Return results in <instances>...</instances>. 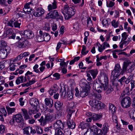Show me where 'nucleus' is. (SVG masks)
I'll return each instance as SVG.
<instances>
[{"instance_id": "052dcab7", "label": "nucleus", "mask_w": 135, "mask_h": 135, "mask_svg": "<svg viewBox=\"0 0 135 135\" xmlns=\"http://www.w3.org/2000/svg\"><path fill=\"white\" fill-rule=\"evenodd\" d=\"M53 76L56 78V79H59L60 78V74L58 73H56L53 75Z\"/></svg>"}, {"instance_id": "603ef678", "label": "nucleus", "mask_w": 135, "mask_h": 135, "mask_svg": "<svg viewBox=\"0 0 135 135\" xmlns=\"http://www.w3.org/2000/svg\"><path fill=\"white\" fill-rule=\"evenodd\" d=\"M115 3L111 1H110L109 3L108 2H107V6L108 7H112L114 5Z\"/></svg>"}, {"instance_id": "ddd939ff", "label": "nucleus", "mask_w": 135, "mask_h": 135, "mask_svg": "<svg viewBox=\"0 0 135 135\" xmlns=\"http://www.w3.org/2000/svg\"><path fill=\"white\" fill-rule=\"evenodd\" d=\"M23 133L25 134L30 135L31 134H34L36 133L35 129H33L32 127L30 126L27 127L23 129Z\"/></svg>"}, {"instance_id": "4d7b16f0", "label": "nucleus", "mask_w": 135, "mask_h": 135, "mask_svg": "<svg viewBox=\"0 0 135 135\" xmlns=\"http://www.w3.org/2000/svg\"><path fill=\"white\" fill-rule=\"evenodd\" d=\"M30 53L28 52H25L23 54H20L22 56V58L23 57H26L28 56Z\"/></svg>"}, {"instance_id": "338daca9", "label": "nucleus", "mask_w": 135, "mask_h": 135, "mask_svg": "<svg viewBox=\"0 0 135 135\" xmlns=\"http://www.w3.org/2000/svg\"><path fill=\"white\" fill-rule=\"evenodd\" d=\"M30 2L31 4L36 5L38 4V0H32Z\"/></svg>"}, {"instance_id": "7ed1b4c3", "label": "nucleus", "mask_w": 135, "mask_h": 135, "mask_svg": "<svg viewBox=\"0 0 135 135\" xmlns=\"http://www.w3.org/2000/svg\"><path fill=\"white\" fill-rule=\"evenodd\" d=\"M55 131V135H62V130L64 128V125L60 120H57L54 124Z\"/></svg>"}, {"instance_id": "9d476101", "label": "nucleus", "mask_w": 135, "mask_h": 135, "mask_svg": "<svg viewBox=\"0 0 135 135\" xmlns=\"http://www.w3.org/2000/svg\"><path fill=\"white\" fill-rule=\"evenodd\" d=\"M28 44V41L23 37H21L19 41L16 43V46L19 48H24L26 47Z\"/></svg>"}, {"instance_id": "c756f323", "label": "nucleus", "mask_w": 135, "mask_h": 135, "mask_svg": "<svg viewBox=\"0 0 135 135\" xmlns=\"http://www.w3.org/2000/svg\"><path fill=\"white\" fill-rule=\"evenodd\" d=\"M60 91L61 97L65 98L66 95V91L65 87L64 86L63 88L61 87Z\"/></svg>"}, {"instance_id": "69168bd1", "label": "nucleus", "mask_w": 135, "mask_h": 135, "mask_svg": "<svg viewBox=\"0 0 135 135\" xmlns=\"http://www.w3.org/2000/svg\"><path fill=\"white\" fill-rule=\"evenodd\" d=\"M75 91H76L75 95L77 97H78L79 95L80 96V94L79 91V90L78 88H76L75 89Z\"/></svg>"}, {"instance_id": "c03bdc74", "label": "nucleus", "mask_w": 135, "mask_h": 135, "mask_svg": "<svg viewBox=\"0 0 135 135\" xmlns=\"http://www.w3.org/2000/svg\"><path fill=\"white\" fill-rule=\"evenodd\" d=\"M43 29L47 31H49L50 29L49 23H46L45 26L43 27Z\"/></svg>"}, {"instance_id": "aec40b11", "label": "nucleus", "mask_w": 135, "mask_h": 135, "mask_svg": "<svg viewBox=\"0 0 135 135\" xmlns=\"http://www.w3.org/2000/svg\"><path fill=\"white\" fill-rule=\"evenodd\" d=\"M66 124L69 128L73 129L75 127L76 124L75 123L73 120L71 121L70 119H67Z\"/></svg>"}, {"instance_id": "3c124183", "label": "nucleus", "mask_w": 135, "mask_h": 135, "mask_svg": "<svg viewBox=\"0 0 135 135\" xmlns=\"http://www.w3.org/2000/svg\"><path fill=\"white\" fill-rule=\"evenodd\" d=\"M129 116L132 119H133L135 120V109L130 114Z\"/></svg>"}, {"instance_id": "f8f14e48", "label": "nucleus", "mask_w": 135, "mask_h": 135, "mask_svg": "<svg viewBox=\"0 0 135 135\" xmlns=\"http://www.w3.org/2000/svg\"><path fill=\"white\" fill-rule=\"evenodd\" d=\"M58 12L56 10H52L47 15L45 18L47 19H55L58 16Z\"/></svg>"}, {"instance_id": "a18cd8bd", "label": "nucleus", "mask_w": 135, "mask_h": 135, "mask_svg": "<svg viewBox=\"0 0 135 135\" xmlns=\"http://www.w3.org/2000/svg\"><path fill=\"white\" fill-rule=\"evenodd\" d=\"M0 112L4 116L6 117V116L7 113L5 108H1L0 109Z\"/></svg>"}, {"instance_id": "49530a36", "label": "nucleus", "mask_w": 135, "mask_h": 135, "mask_svg": "<svg viewBox=\"0 0 135 135\" xmlns=\"http://www.w3.org/2000/svg\"><path fill=\"white\" fill-rule=\"evenodd\" d=\"M5 127L2 124L0 125V133L3 134L5 131Z\"/></svg>"}, {"instance_id": "1a4fd4ad", "label": "nucleus", "mask_w": 135, "mask_h": 135, "mask_svg": "<svg viewBox=\"0 0 135 135\" xmlns=\"http://www.w3.org/2000/svg\"><path fill=\"white\" fill-rule=\"evenodd\" d=\"M99 81L103 86L104 90H107L108 87V79L107 76L105 75L104 77H102L100 78V79L99 80Z\"/></svg>"}, {"instance_id": "423d86ee", "label": "nucleus", "mask_w": 135, "mask_h": 135, "mask_svg": "<svg viewBox=\"0 0 135 135\" xmlns=\"http://www.w3.org/2000/svg\"><path fill=\"white\" fill-rule=\"evenodd\" d=\"M30 104L33 108L31 110L32 113H34L38 112L37 108L38 104H39L38 100L35 98H32L31 99L30 101Z\"/></svg>"}, {"instance_id": "c85d7f7f", "label": "nucleus", "mask_w": 135, "mask_h": 135, "mask_svg": "<svg viewBox=\"0 0 135 135\" xmlns=\"http://www.w3.org/2000/svg\"><path fill=\"white\" fill-rule=\"evenodd\" d=\"M13 31L11 28H7L5 32L4 33V36L5 37L9 36L12 34Z\"/></svg>"}, {"instance_id": "79ce46f5", "label": "nucleus", "mask_w": 135, "mask_h": 135, "mask_svg": "<svg viewBox=\"0 0 135 135\" xmlns=\"http://www.w3.org/2000/svg\"><path fill=\"white\" fill-rule=\"evenodd\" d=\"M45 37H44V41H45L46 42H47L50 40V37L48 33L45 32Z\"/></svg>"}, {"instance_id": "37998d69", "label": "nucleus", "mask_w": 135, "mask_h": 135, "mask_svg": "<svg viewBox=\"0 0 135 135\" xmlns=\"http://www.w3.org/2000/svg\"><path fill=\"white\" fill-rule=\"evenodd\" d=\"M6 42L5 41L2 40L0 41V47H5L7 46Z\"/></svg>"}, {"instance_id": "58836bf2", "label": "nucleus", "mask_w": 135, "mask_h": 135, "mask_svg": "<svg viewBox=\"0 0 135 135\" xmlns=\"http://www.w3.org/2000/svg\"><path fill=\"white\" fill-rule=\"evenodd\" d=\"M111 24L112 26L114 28H117L118 26L119 23L118 21L116 22L115 20H114L112 21Z\"/></svg>"}, {"instance_id": "6e6552de", "label": "nucleus", "mask_w": 135, "mask_h": 135, "mask_svg": "<svg viewBox=\"0 0 135 135\" xmlns=\"http://www.w3.org/2000/svg\"><path fill=\"white\" fill-rule=\"evenodd\" d=\"M131 99L129 97L123 98L121 101V104L122 107L127 108L129 107L131 104Z\"/></svg>"}, {"instance_id": "7c9ffc66", "label": "nucleus", "mask_w": 135, "mask_h": 135, "mask_svg": "<svg viewBox=\"0 0 135 135\" xmlns=\"http://www.w3.org/2000/svg\"><path fill=\"white\" fill-rule=\"evenodd\" d=\"M110 19L109 18L105 19L103 20L102 22L103 26H108L110 23Z\"/></svg>"}, {"instance_id": "864d4df0", "label": "nucleus", "mask_w": 135, "mask_h": 135, "mask_svg": "<svg viewBox=\"0 0 135 135\" xmlns=\"http://www.w3.org/2000/svg\"><path fill=\"white\" fill-rule=\"evenodd\" d=\"M21 24V23H19L18 21H15L13 23V25L15 27L20 28V26Z\"/></svg>"}, {"instance_id": "b1692460", "label": "nucleus", "mask_w": 135, "mask_h": 135, "mask_svg": "<svg viewBox=\"0 0 135 135\" xmlns=\"http://www.w3.org/2000/svg\"><path fill=\"white\" fill-rule=\"evenodd\" d=\"M34 36L33 33L30 30H25V37L27 38H32Z\"/></svg>"}, {"instance_id": "6e6d98bb", "label": "nucleus", "mask_w": 135, "mask_h": 135, "mask_svg": "<svg viewBox=\"0 0 135 135\" xmlns=\"http://www.w3.org/2000/svg\"><path fill=\"white\" fill-rule=\"evenodd\" d=\"M97 45L98 46V50L100 52H102L103 51L102 46L103 45H101L100 43H98Z\"/></svg>"}, {"instance_id": "473e14b6", "label": "nucleus", "mask_w": 135, "mask_h": 135, "mask_svg": "<svg viewBox=\"0 0 135 135\" xmlns=\"http://www.w3.org/2000/svg\"><path fill=\"white\" fill-rule=\"evenodd\" d=\"M102 115L93 113L92 118L94 121L98 120L102 117Z\"/></svg>"}, {"instance_id": "a19ab883", "label": "nucleus", "mask_w": 135, "mask_h": 135, "mask_svg": "<svg viewBox=\"0 0 135 135\" xmlns=\"http://www.w3.org/2000/svg\"><path fill=\"white\" fill-rule=\"evenodd\" d=\"M126 79V77L125 76H123L120 79L118 80V82H119L121 85H123Z\"/></svg>"}, {"instance_id": "39448f33", "label": "nucleus", "mask_w": 135, "mask_h": 135, "mask_svg": "<svg viewBox=\"0 0 135 135\" xmlns=\"http://www.w3.org/2000/svg\"><path fill=\"white\" fill-rule=\"evenodd\" d=\"M89 103L92 108L100 109L103 108V104L100 101L95 100L89 101Z\"/></svg>"}, {"instance_id": "680f3d73", "label": "nucleus", "mask_w": 135, "mask_h": 135, "mask_svg": "<svg viewBox=\"0 0 135 135\" xmlns=\"http://www.w3.org/2000/svg\"><path fill=\"white\" fill-rule=\"evenodd\" d=\"M30 5H32L31 2L27 3L24 6V8H27V9L30 8Z\"/></svg>"}, {"instance_id": "20e7f679", "label": "nucleus", "mask_w": 135, "mask_h": 135, "mask_svg": "<svg viewBox=\"0 0 135 135\" xmlns=\"http://www.w3.org/2000/svg\"><path fill=\"white\" fill-rule=\"evenodd\" d=\"M101 129L95 126V127H91L90 128H88L84 133V134L85 135L88 133L91 135H102L101 134Z\"/></svg>"}, {"instance_id": "09e8293b", "label": "nucleus", "mask_w": 135, "mask_h": 135, "mask_svg": "<svg viewBox=\"0 0 135 135\" xmlns=\"http://www.w3.org/2000/svg\"><path fill=\"white\" fill-rule=\"evenodd\" d=\"M52 126H50L49 127H46L44 128V131L46 132H49L51 133H52L51 129H52Z\"/></svg>"}, {"instance_id": "a211bd4d", "label": "nucleus", "mask_w": 135, "mask_h": 135, "mask_svg": "<svg viewBox=\"0 0 135 135\" xmlns=\"http://www.w3.org/2000/svg\"><path fill=\"white\" fill-rule=\"evenodd\" d=\"M90 88H82L80 90V97H84L86 96L88 94Z\"/></svg>"}, {"instance_id": "2eb2a0df", "label": "nucleus", "mask_w": 135, "mask_h": 135, "mask_svg": "<svg viewBox=\"0 0 135 135\" xmlns=\"http://www.w3.org/2000/svg\"><path fill=\"white\" fill-rule=\"evenodd\" d=\"M103 86L99 85L98 83H94L93 84V88L94 89H95L96 91L98 93H101L102 90H104L103 88Z\"/></svg>"}, {"instance_id": "f704fd0d", "label": "nucleus", "mask_w": 135, "mask_h": 135, "mask_svg": "<svg viewBox=\"0 0 135 135\" xmlns=\"http://www.w3.org/2000/svg\"><path fill=\"white\" fill-rule=\"evenodd\" d=\"M23 11L25 12V13H27L28 14H32V13L33 14L34 13V11L32 8H30L28 9L23 8Z\"/></svg>"}, {"instance_id": "412c9836", "label": "nucleus", "mask_w": 135, "mask_h": 135, "mask_svg": "<svg viewBox=\"0 0 135 135\" xmlns=\"http://www.w3.org/2000/svg\"><path fill=\"white\" fill-rule=\"evenodd\" d=\"M21 111L22 112L21 113H22V114L24 116V118L25 120H28L31 119V117L29 115L27 110L25 109H22Z\"/></svg>"}, {"instance_id": "f3484780", "label": "nucleus", "mask_w": 135, "mask_h": 135, "mask_svg": "<svg viewBox=\"0 0 135 135\" xmlns=\"http://www.w3.org/2000/svg\"><path fill=\"white\" fill-rule=\"evenodd\" d=\"M44 10L41 8L36 9V11L33 13V15L36 17H39L44 14Z\"/></svg>"}, {"instance_id": "a878e982", "label": "nucleus", "mask_w": 135, "mask_h": 135, "mask_svg": "<svg viewBox=\"0 0 135 135\" xmlns=\"http://www.w3.org/2000/svg\"><path fill=\"white\" fill-rule=\"evenodd\" d=\"M86 72L90 73L93 76V78L94 79L95 78L98 73V71L97 69L89 70L87 71Z\"/></svg>"}, {"instance_id": "2f4dec72", "label": "nucleus", "mask_w": 135, "mask_h": 135, "mask_svg": "<svg viewBox=\"0 0 135 135\" xmlns=\"http://www.w3.org/2000/svg\"><path fill=\"white\" fill-rule=\"evenodd\" d=\"M93 100H100L102 98L101 94L97 93H94L93 95Z\"/></svg>"}, {"instance_id": "4c0bfd02", "label": "nucleus", "mask_w": 135, "mask_h": 135, "mask_svg": "<svg viewBox=\"0 0 135 135\" xmlns=\"http://www.w3.org/2000/svg\"><path fill=\"white\" fill-rule=\"evenodd\" d=\"M6 108L8 114H11L12 113L15 112V110L14 108H11L8 107H6Z\"/></svg>"}, {"instance_id": "72a5a7b5", "label": "nucleus", "mask_w": 135, "mask_h": 135, "mask_svg": "<svg viewBox=\"0 0 135 135\" xmlns=\"http://www.w3.org/2000/svg\"><path fill=\"white\" fill-rule=\"evenodd\" d=\"M112 118L114 122L115 123H116L117 124L116 125V126L117 128V129H118V128H119V127L118 126V124H117L118 121H117V116L115 114H112Z\"/></svg>"}, {"instance_id": "6ab92c4d", "label": "nucleus", "mask_w": 135, "mask_h": 135, "mask_svg": "<svg viewBox=\"0 0 135 135\" xmlns=\"http://www.w3.org/2000/svg\"><path fill=\"white\" fill-rule=\"evenodd\" d=\"M109 130V126L108 123H105L103 125V127L101 130V134L102 135H106Z\"/></svg>"}, {"instance_id": "5fc2aeb1", "label": "nucleus", "mask_w": 135, "mask_h": 135, "mask_svg": "<svg viewBox=\"0 0 135 135\" xmlns=\"http://www.w3.org/2000/svg\"><path fill=\"white\" fill-rule=\"evenodd\" d=\"M36 38L37 41L38 42H42L44 40H43L44 38L40 36L39 35L36 36Z\"/></svg>"}, {"instance_id": "774afa93", "label": "nucleus", "mask_w": 135, "mask_h": 135, "mask_svg": "<svg viewBox=\"0 0 135 135\" xmlns=\"http://www.w3.org/2000/svg\"><path fill=\"white\" fill-rule=\"evenodd\" d=\"M71 131L68 130H65L64 132V134L65 135H71Z\"/></svg>"}, {"instance_id": "bb28decb", "label": "nucleus", "mask_w": 135, "mask_h": 135, "mask_svg": "<svg viewBox=\"0 0 135 135\" xmlns=\"http://www.w3.org/2000/svg\"><path fill=\"white\" fill-rule=\"evenodd\" d=\"M57 2L55 1L52 3V4L49 5L48 6V9L49 11H50L52 9H56L57 8Z\"/></svg>"}, {"instance_id": "8fccbe9b", "label": "nucleus", "mask_w": 135, "mask_h": 135, "mask_svg": "<svg viewBox=\"0 0 135 135\" xmlns=\"http://www.w3.org/2000/svg\"><path fill=\"white\" fill-rule=\"evenodd\" d=\"M38 65L37 64H36L33 67L34 71L38 73H40V72L38 68Z\"/></svg>"}, {"instance_id": "393cba45", "label": "nucleus", "mask_w": 135, "mask_h": 135, "mask_svg": "<svg viewBox=\"0 0 135 135\" xmlns=\"http://www.w3.org/2000/svg\"><path fill=\"white\" fill-rule=\"evenodd\" d=\"M116 108L115 106L111 104H109V111L112 114H115V113Z\"/></svg>"}, {"instance_id": "cd10ccee", "label": "nucleus", "mask_w": 135, "mask_h": 135, "mask_svg": "<svg viewBox=\"0 0 135 135\" xmlns=\"http://www.w3.org/2000/svg\"><path fill=\"white\" fill-rule=\"evenodd\" d=\"M20 64V63H12L9 66L8 68L9 70L11 71H14L16 67H17Z\"/></svg>"}, {"instance_id": "e433bc0d", "label": "nucleus", "mask_w": 135, "mask_h": 135, "mask_svg": "<svg viewBox=\"0 0 135 135\" xmlns=\"http://www.w3.org/2000/svg\"><path fill=\"white\" fill-rule=\"evenodd\" d=\"M62 102L60 101H57L54 104L55 108H57V107H60L62 105Z\"/></svg>"}, {"instance_id": "0e129e2a", "label": "nucleus", "mask_w": 135, "mask_h": 135, "mask_svg": "<svg viewBox=\"0 0 135 135\" xmlns=\"http://www.w3.org/2000/svg\"><path fill=\"white\" fill-rule=\"evenodd\" d=\"M23 98H21L19 99V101L20 102V105L21 106H23L24 104V102L23 101Z\"/></svg>"}, {"instance_id": "13d9d810", "label": "nucleus", "mask_w": 135, "mask_h": 135, "mask_svg": "<svg viewBox=\"0 0 135 135\" xmlns=\"http://www.w3.org/2000/svg\"><path fill=\"white\" fill-rule=\"evenodd\" d=\"M22 59V56L20 54L18 55L17 57H16L15 59L13 60V61L15 62L16 61H18L20 60V59Z\"/></svg>"}, {"instance_id": "5701e85b", "label": "nucleus", "mask_w": 135, "mask_h": 135, "mask_svg": "<svg viewBox=\"0 0 135 135\" xmlns=\"http://www.w3.org/2000/svg\"><path fill=\"white\" fill-rule=\"evenodd\" d=\"M52 118V117L49 113L45 115L44 119L43 121V124H46V122L50 121Z\"/></svg>"}, {"instance_id": "de8ad7c7", "label": "nucleus", "mask_w": 135, "mask_h": 135, "mask_svg": "<svg viewBox=\"0 0 135 135\" xmlns=\"http://www.w3.org/2000/svg\"><path fill=\"white\" fill-rule=\"evenodd\" d=\"M36 127L37 133L38 134H42L43 132L42 129L40 127L36 126Z\"/></svg>"}, {"instance_id": "ea45409f", "label": "nucleus", "mask_w": 135, "mask_h": 135, "mask_svg": "<svg viewBox=\"0 0 135 135\" xmlns=\"http://www.w3.org/2000/svg\"><path fill=\"white\" fill-rule=\"evenodd\" d=\"M128 35L126 34V33L124 32L122 33V39L121 41L120 42H122V41H124L126 40L128 36Z\"/></svg>"}, {"instance_id": "dca6fc26", "label": "nucleus", "mask_w": 135, "mask_h": 135, "mask_svg": "<svg viewBox=\"0 0 135 135\" xmlns=\"http://www.w3.org/2000/svg\"><path fill=\"white\" fill-rule=\"evenodd\" d=\"M71 106H70L69 108V109L68 111V114L67 115V119H70V117H71L72 114L75 112L74 110H71L75 108L74 106V103H71Z\"/></svg>"}, {"instance_id": "e2e57ef3", "label": "nucleus", "mask_w": 135, "mask_h": 135, "mask_svg": "<svg viewBox=\"0 0 135 135\" xmlns=\"http://www.w3.org/2000/svg\"><path fill=\"white\" fill-rule=\"evenodd\" d=\"M45 32H44L43 33V32L42 31L40 30L39 31V35L40 36H41V37L43 38H44L43 40H44V37L45 36Z\"/></svg>"}, {"instance_id": "4468645a", "label": "nucleus", "mask_w": 135, "mask_h": 135, "mask_svg": "<svg viewBox=\"0 0 135 135\" xmlns=\"http://www.w3.org/2000/svg\"><path fill=\"white\" fill-rule=\"evenodd\" d=\"M79 84L81 87L84 88H90L91 84L90 83L88 82L85 79H82L80 82Z\"/></svg>"}, {"instance_id": "0eeeda50", "label": "nucleus", "mask_w": 135, "mask_h": 135, "mask_svg": "<svg viewBox=\"0 0 135 135\" xmlns=\"http://www.w3.org/2000/svg\"><path fill=\"white\" fill-rule=\"evenodd\" d=\"M21 113H18L17 114L14 115L13 116V121H15L16 122L20 123V127H22L24 125L23 122V117L21 114Z\"/></svg>"}, {"instance_id": "bf43d9fd", "label": "nucleus", "mask_w": 135, "mask_h": 135, "mask_svg": "<svg viewBox=\"0 0 135 135\" xmlns=\"http://www.w3.org/2000/svg\"><path fill=\"white\" fill-rule=\"evenodd\" d=\"M14 20H11L7 23V25L12 27H13V24L14 23Z\"/></svg>"}, {"instance_id": "4be33fe9", "label": "nucleus", "mask_w": 135, "mask_h": 135, "mask_svg": "<svg viewBox=\"0 0 135 135\" xmlns=\"http://www.w3.org/2000/svg\"><path fill=\"white\" fill-rule=\"evenodd\" d=\"M45 102L46 105L48 106L49 108L52 107L53 103L52 99L46 98L45 99Z\"/></svg>"}, {"instance_id": "f257e3e1", "label": "nucleus", "mask_w": 135, "mask_h": 135, "mask_svg": "<svg viewBox=\"0 0 135 135\" xmlns=\"http://www.w3.org/2000/svg\"><path fill=\"white\" fill-rule=\"evenodd\" d=\"M135 62H133L132 64V62L129 60H125L123 63L122 70L120 74L123 75L125 73H130L134 70L135 67Z\"/></svg>"}, {"instance_id": "f03ea898", "label": "nucleus", "mask_w": 135, "mask_h": 135, "mask_svg": "<svg viewBox=\"0 0 135 135\" xmlns=\"http://www.w3.org/2000/svg\"><path fill=\"white\" fill-rule=\"evenodd\" d=\"M69 7L67 4H65L63 9L62 11V12L64 15L66 19H68L73 16L75 13L76 9L75 7Z\"/></svg>"}, {"instance_id": "c9c22d12", "label": "nucleus", "mask_w": 135, "mask_h": 135, "mask_svg": "<svg viewBox=\"0 0 135 135\" xmlns=\"http://www.w3.org/2000/svg\"><path fill=\"white\" fill-rule=\"evenodd\" d=\"M88 126V123H85L84 122H82L80 123L79 126L80 128H81L82 129H84L87 127Z\"/></svg>"}, {"instance_id": "9b49d317", "label": "nucleus", "mask_w": 135, "mask_h": 135, "mask_svg": "<svg viewBox=\"0 0 135 135\" xmlns=\"http://www.w3.org/2000/svg\"><path fill=\"white\" fill-rule=\"evenodd\" d=\"M121 70H122V69L120 64H116L114 69L112 72V75L113 77H118L119 75L121 74L120 71Z\"/></svg>"}]
</instances>
